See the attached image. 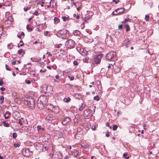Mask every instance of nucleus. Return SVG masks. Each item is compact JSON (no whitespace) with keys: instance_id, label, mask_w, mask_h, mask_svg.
Wrapping results in <instances>:
<instances>
[{"instance_id":"obj_14","label":"nucleus","mask_w":159,"mask_h":159,"mask_svg":"<svg viewBox=\"0 0 159 159\" xmlns=\"http://www.w3.org/2000/svg\"><path fill=\"white\" fill-rule=\"evenodd\" d=\"M72 155L75 157H77L78 156H79V151L76 150L74 149L73 150L71 151Z\"/></svg>"},{"instance_id":"obj_39","label":"nucleus","mask_w":159,"mask_h":159,"mask_svg":"<svg viewBox=\"0 0 159 159\" xmlns=\"http://www.w3.org/2000/svg\"><path fill=\"white\" fill-rule=\"evenodd\" d=\"M93 99L94 100H96L97 101H98L99 100L100 98L98 96H95L93 97Z\"/></svg>"},{"instance_id":"obj_40","label":"nucleus","mask_w":159,"mask_h":159,"mask_svg":"<svg viewBox=\"0 0 159 159\" xmlns=\"http://www.w3.org/2000/svg\"><path fill=\"white\" fill-rule=\"evenodd\" d=\"M31 7H25L24 8V11H27L29 10H30V9Z\"/></svg>"},{"instance_id":"obj_47","label":"nucleus","mask_w":159,"mask_h":159,"mask_svg":"<svg viewBox=\"0 0 159 159\" xmlns=\"http://www.w3.org/2000/svg\"><path fill=\"white\" fill-rule=\"evenodd\" d=\"M62 18L63 20V21H65L68 18V17H67L66 16H62Z\"/></svg>"},{"instance_id":"obj_29","label":"nucleus","mask_w":159,"mask_h":159,"mask_svg":"<svg viewBox=\"0 0 159 159\" xmlns=\"http://www.w3.org/2000/svg\"><path fill=\"white\" fill-rule=\"evenodd\" d=\"M3 6H10L11 4V3L9 1L6 2L4 3H3Z\"/></svg>"},{"instance_id":"obj_44","label":"nucleus","mask_w":159,"mask_h":159,"mask_svg":"<svg viewBox=\"0 0 159 159\" xmlns=\"http://www.w3.org/2000/svg\"><path fill=\"white\" fill-rule=\"evenodd\" d=\"M91 129L93 130H95L96 129V125L95 124L94 125L93 124L91 127Z\"/></svg>"},{"instance_id":"obj_17","label":"nucleus","mask_w":159,"mask_h":159,"mask_svg":"<svg viewBox=\"0 0 159 159\" xmlns=\"http://www.w3.org/2000/svg\"><path fill=\"white\" fill-rule=\"evenodd\" d=\"M31 60L34 62H38L41 61V58L39 57H36L35 58H31Z\"/></svg>"},{"instance_id":"obj_6","label":"nucleus","mask_w":159,"mask_h":159,"mask_svg":"<svg viewBox=\"0 0 159 159\" xmlns=\"http://www.w3.org/2000/svg\"><path fill=\"white\" fill-rule=\"evenodd\" d=\"M116 54L114 52H108L106 56V57L107 60H110L115 59L116 57Z\"/></svg>"},{"instance_id":"obj_52","label":"nucleus","mask_w":159,"mask_h":159,"mask_svg":"<svg viewBox=\"0 0 159 159\" xmlns=\"http://www.w3.org/2000/svg\"><path fill=\"white\" fill-rule=\"evenodd\" d=\"M33 14L36 16H37L38 15H39V13H38V12L37 11H35L33 13Z\"/></svg>"},{"instance_id":"obj_41","label":"nucleus","mask_w":159,"mask_h":159,"mask_svg":"<svg viewBox=\"0 0 159 159\" xmlns=\"http://www.w3.org/2000/svg\"><path fill=\"white\" fill-rule=\"evenodd\" d=\"M24 35V33L23 32H22L21 33V34H18L17 35L18 37L19 38H21V36L22 35Z\"/></svg>"},{"instance_id":"obj_30","label":"nucleus","mask_w":159,"mask_h":159,"mask_svg":"<svg viewBox=\"0 0 159 159\" xmlns=\"http://www.w3.org/2000/svg\"><path fill=\"white\" fill-rule=\"evenodd\" d=\"M70 97L65 98L64 99V101L65 102H68L70 101Z\"/></svg>"},{"instance_id":"obj_62","label":"nucleus","mask_w":159,"mask_h":159,"mask_svg":"<svg viewBox=\"0 0 159 159\" xmlns=\"http://www.w3.org/2000/svg\"><path fill=\"white\" fill-rule=\"evenodd\" d=\"M129 20L128 19H125L124 20L123 22H124V23H126V22H127L128 21H129Z\"/></svg>"},{"instance_id":"obj_20","label":"nucleus","mask_w":159,"mask_h":159,"mask_svg":"<svg viewBox=\"0 0 159 159\" xmlns=\"http://www.w3.org/2000/svg\"><path fill=\"white\" fill-rule=\"evenodd\" d=\"M49 3L52 5V8H53L57 5V2L55 0H51L50 2Z\"/></svg>"},{"instance_id":"obj_9","label":"nucleus","mask_w":159,"mask_h":159,"mask_svg":"<svg viewBox=\"0 0 159 159\" xmlns=\"http://www.w3.org/2000/svg\"><path fill=\"white\" fill-rule=\"evenodd\" d=\"M52 90V87L50 86L46 85H43L42 91L44 93H49Z\"/></svg>"},{"instance_id":"obj_63","label":"nucleus","mask_w":159,"mask_h":159,"mask_svg":"<svg viewBox=\"0 0 159 159\" xmlns=\"http://www.w3.org/2000/svg\"><path fill=\"white\" fill-rule=\"evenodd\" d=\"M106 136L107 137H108L110 136V133L108 132L106 134Z\"/></svg>"},{"instance_id":"obj_37","label":"nucleus","mask_w":159,"mask_h":159,"mask_svg":"<svg viewBox=\"0 0 159 159\" xmlns=\"http://www.w3.org/2000/svg\"><path fill=\"white\" fill-rule=\"evenodd\" d=\"M123 156L126 159H129V155L126 153L124 154Z\"/></svg>"},{"instance_id":"obj_42","label":"nucleus","mask_w":159,"mask_h":159,"mask_svg":"<svg viewBox=\"0 0 159 159\" xmlns=\"http://www.w3.org/2000/svg\"><path fill=\"white\" fill-rule=\"evenodd\" d=\"M17 136V134L16 133H14L12 134V137L13 139H15Z\"/></svg>"},{"instance_id":"obj_11","label":"nucleus","mask_w":159,"mask_h":159,"mask_svg":"<svg viewBox=\"0 0 159 159\" xmlns=\"http://www.w3.org/2000/svg\"><path fill=\"white\" fill-rule=\"evenodd\" d=\"M62 157V154L59 151L57 152L54 155L55 159H61Z\"/></svg>"},{"instance_id":"obj_12","label":"nucleus","mask_w":159,"mask_h":159,"mask_svg":"<svg viewBox=\"0 0 159 159\" xmlns=\"http://www.w3.org/2000/svg\"><path fill=\"white\" fill-rule=\"evenodd\" d=\"M91 111L89 109H87L84 111V115L88 117H90L92 115L91 114Z\"/></svg>"},{"instance_id":"obj_21","label":"nucleus","mask_w":159,"mask_h":159,"mask_svg":"<svg viewBox=\"0 0 159 159\" xmlns=\"http://www.w3.org/2000/svg\"><path fill=\"white\" fill-rule=\"evenodd\" d=\"M54 106L52 105L48 104L46 106V108L47 109L52 111L53 110Z\"/></svg>"},{"instance_id":"obj_10","label":"nucleus","mask_w":159,"mask_h":159,"mask_svg":"<svg viewBox=\"0 0 159 159\" xmlns=\"http://www.w3.org/2000/svg\"><path fill=\"white\" fill-rule=\"evenodd\" d=\"M125 11V9L124 8H118L112 12V14L114 15H118L124 12Z\"/></svg>"},{"instance_id":"obj_4","label":"nucleus","mask_w":159,"mask_h":159,"mask_svg":"<svg viewBox=\"0 0 159 159\" xmlns=\"http://www.w3.org/2000/svg\"><path fill=\"white\" fill-rule=\"evenodd\" d=\"M75 43L72 39H69L65 43V46L68 49H72L75 48Z\"/></svg>"},{"instance_id":"obj_54","label":"nucleus","mask_w":159,"mask_h":159,"mask_svg":"<svg viewBox=\"0 0 159 159\" xmlns=\"http://www.w3.org/2000/svg\"><path fill=\"white\" fill-rule=\"evenodd\" d=\"M68 78H70V80L71 81L73 80L74 79V77L73 76L70 77V76H69Z\"/></svg>"},{"instance_id":"obj_49","label":"nucleus","mask_w":159,"mask_h":159,"mask_svg":"<svg viewBox=\"0 0 159 159\" xmlns=\"http://www.w3.org/2000/svg\"><path fill=\"white\" fill-rule=\"evenodd\" d=\"M13 146L15 148L19 147L20 145L18 143H14L13 144Z\"/></svg>"},{"instance_id":"obj_27","label":"nucleus","mask_w":159,"mask_h":159,"mask_svg":"<svg viewBox=\"0 0 159 159\" xmlns=\"http://www.w3.org/2000/svg\"><path fill=\"white\" fill-rule=\"evenodd\" d=\"M79 5V7H77V4H75V6L76 7L78 11H79L80 9L81 8L82 4L81 3H77Z\"/></svg>"},{"instance_id":"obj_64","label":"nucleus","mask_w":159,"mask_h":159,"mask_svg":"<svg viewBox=\"0 0 159 159\" xmlns=\"http://www.w3.org/2000/svg\"><path fill=\"white\" fill-rule=\"evenodd\" d=\"M3 83L2 80V79L0 80V85H2Z\"/></svg>"},{"instance_id":"obj_33","label":"nucleus","mask_w":159,"mask_h":159,"mask_svg":"<svg viewBox=\"0 0 159 159\" xmlns=\"http://www.w3.org/2000/svg\"><path fill=\"white\" fill-rule=\"evenodd\" d=\"M125 27L126 28V32L130 30L129 26L128 24H126L125 25Z\"/></svg>"},{"instance_id":"obj_32","label":"nucleus","mask_w":159,"mask_h":159,"mask_svg":"<svg viewBox=\"0 0 159 159\" xmlns=\"http://www.w3.org/2000/svg\"><path fill=\"white\" fill-rule=\"evenodd\" d=\"M3 126L5 127H8L9 126V124L8 123H7L5 121H3L2 122Z\"/></svg>"},{"instance_id":"obj_25","label":"nucleus","mask_w":159,"mask_h":159,"mask_svg":"<svg viewBox=\"0 0 159 159\" xmlns=\"http://www.w3.org/2000/svg\"><path fill=\"white\" fill-rule=\"evenodd\" d=\"M130 43V41L128 39L125 40L124 42V44H125V46L128 48L127 45H129Z\"/></svg>"},{"instance_id":"obj_46","label":"nucleus","mask_w":159,"mask_h":159,"mask_svg":"<svg viewBox=\"0 0 159 159\" xmlns=\"http://www.w3.org/2000/svg\"><path fill=\"white\" fill-rule=\"evenodd\" d=\"M149 16L148 15H146L145 19L146 21H148L149 20Z\"/></svg>"},{"instance_id":"obj_2","label":"nucleus","mask_w":159,"mask_h":159,"mask_svg":"<svg viewBox=\"0 0 159 159\" xmlns=\"http://www.w3.org/2000/svg\"><path fill=\"white\" fill-rule=\"evenodd\" d=\"M68 31L66 29H63L59 30L57 33L56 35L59 37L63 39H66L69 36L68 32Z\"/></svg>"},{"instance_id":"obj_59","label":"nucleus","mask_w":159,"mask_h":159,"mask_svg":"<svg viewBox=\"0 0 159 159\" xmlns=\"http://www.w3.org/2000/svg\"><path fill=\"white\" fill-rule=\"evenodd\" d=\"M18 122H19V123L20 124V125H23L22 121L20 119H19Z\"/></svg>"},{"instance_id":"obj_57","label":"nucleus","mask_w":159,"mask_h":159,"mask_svg":"<svg viewBox=\"0 0 159 159\" xmlns=\"http://www.w3.org/2000/svg\"><path fill=\"white\" fill-rule=\"evenodd\" d=\"M17 62V61H14L12 62H11V64L12 65H15L16 64H17L16 63Z\"/></svg>"},{"instance_id":"obj_45","label":"nucleus","mask_w":159,"mask_h":159,"mask_svg":"<svg viewBox=\"0 0 159 159\" xmlns=\"http://www.w3.org/2000/svg\"><path fill=\"white\" fill-rule=\"evenodd\" d=\"M118 128V126L117 125H114L113 127V130L114 131L116 130Z\"/></svg>"},{"instance_id":"obj_56","label":"nucleus","mask_w":159,"mask_h":159,"mask_svg":"<svg viewBox=\"0 0 159 159\" xmlns=\"http://www.w3.org/2000/svg\"><path fill=\"white\" fill-rule=\"evenodd\" d=\"M5 67L6 70H11V69L9 68L8 66H7V65H6Z\"/></svg>"},{"instance_id":"obj_18","label":"nucleus","mask_w":159,"mask_h":159,"mask_svg":"<svg viewBox=\"0 0 159 159\" xmlns=\"http://www.w3.org/2000/svg\"><path fill=\"white\" fill-rule=\"evenodd\" d=\"M60 110L59 108L57 106H54L53 110H52V112L55 113H58L59 112Z\"/></svg>"},{"instance_id":"obj_26","label":"nucleus","mask_w":159,"mask_h":159,"mask_svg":"<svg viewBox=\"0 0 159 159\" xmlns=\"http://www.w3.org/2000/svg\"><path fill=\"white\" fill-rule=\"evenodd\" d=\"M37 130L39 131H41L42 132L44 130V128L42 127L41 125H39L37 126Z\"/></svg>"},{"instance_id":"obj_50","label":"nucleus","mask_w":159,"mask_h":159,"mask_svg":"<svg viewBox=\"0 0 159 159\" xmlns=\"http://www.w3.org/2000/svg\"><path fill=\"white\" fill-rule=\"evenodd\" d=\"M90 126H91L90 125H86V127H85L86 129L87 130H89V129L90 128Z\"/></svg>"},{"instance_id":"obj_55","label":"nucleus","mask_w":159,"mask_h":159,"mask_svg":"<svg viewBox=\"0 0 159 159\" xmlns=\"http://www.w3.org/2000/svg\"><path fill=\"white\" fill-rule=\"evenodd\" d=\"M58 52H59L57 50H55L53 52V54H55L56 56Z\"/></svg>"},{"instance_id":"obj_31","label":"nucleus","mask_w":159,"mask_h":159,"mask_svg":"<svg viewBox=\"0 0 159 159\" xmlns=\"http://www.w3.org/2000/svg\"><path fill=\"white\" fill-rule=\"evenodd\" d=\"M63 56V54L62 53H59V52H58L56 56V57L57 58H61Z\"/></svg>"},{"instance_id":"obj_60","label":"nucleus","mask_w":159,"mask_h":159,"mask_svg":"<svg viewBox=\"0 0 159 159\" xmlns=\"http://www.w3.org/2000/svg\"><path fill=\"white\" fill-rule=\"evenodd\" d=\"M46 71V69H44L43 70L42 69H41L40 70V72H45Z\"/></svg>"},{"instance_id":"obj_13","label":"nucleus","mask_w":159,"mask_h":159,"mask_svg":"<svg viewBox=\"0 0 159 159\" xmlns=\"http://www.w3.org/2000/svg\"><path fill=\"white\" fill-rule=\"evenodd\" d=\"M70 120V118L69 117H64L63 119L62 123V125H65Z\"/></svg>"},{"instance_id":"obj_38","label":"nucleus","mask_w":159,"mask_h":159,"mask_svg":"<svg viewBox=\"0 0 159 159\" xmlns=\"http://www.w3.org/2000/svg\"><path fill=\"white\" fill-rule=\"evenodd\" d=\"M4 101V97L1 96L0 98V104H1Z\"/></svg>"},{"instance_id":"obj_36","label":"nucleus","mask_w":159,"mask_h":159,"mask_svg":"<svg viewBox=\"0 0 159 159\" xmlns=\"http://www.w3.org/2000/svg\"><path fill=\"white\" fill-rule=\"evenodd\" d=\"M54 20L55 23H57L59 22V20L57 17H55Z\"/></svg>"},{"instance_id":"obj_5","label":"nucleus","mask_w":159,"mask_h":159,"mask_svg":"<svg viewBox=\"0 0 159 159\" xmlns=\"http://www.w3.org/2000/svg\"><path fill=\"white\" fill-rule=\"evenodd\" d=\"M45 117L46 120L49 122L56 119L55 116L49 112H47L45 115Z\"/></svg>"},{"instance_id":"obj_48","label":"nucleus","mask_w":159,"mask_h":159,"mask_svg":"<svg viewBox=\"0 0 159 159\" xmlns=\"http://www.w3.org/2000/svg\"><path fill=\"white\" fill-rule=\"evenodd\" d=\"M73 64L74 66H78V62L76 61H74L73 62Z\"/></svg>"},{"instance_id":"obj_43","label":"nucleus","mask_w":159,"mask_h":159,"mask_svg":"<svg viewBox=\"0 0 159 159\" xmlns=\"http://www.w3.org/2000/svg\"><path fill=\"white\" fill-rule=\"evenodd\" d=\"M49 32L48 31H46L44 33V34L45 36H50V34H49Z\"/></svg>"},{"instance_id":"obj_58","label":"nucleus","mask_w":159,"mask_h":159,"mask_svg":"<svg viewBox=\"0 0 159 159\" xmlns=\"http://www.w3.org/2000/svg\"><path fill=\"white\" fill-rule=\"evenodd\" d=\"M112 1L113 2H115L116 4H117L119 2V0H112Z\"/></svg>"},{"instance_id":"obj_16","label":"nucleus","mask_w":159,"mask_h":159,"mask_svg":"<svg viewBox=\"0 0 159 159\" xmlns=\"http://www.w3.org/2000/svg\"><path fill=\"white\" fill-rule=\"evenodd\" d=\"M24 130L28 132L31 133L32 132V127L31 126H25L23 127Z\"/></svg>"},{"instance_id":"obj_22","label":"nucleus","mask_w":159,"mask_h":159,"mask_svg":"<svg viewBox=\"0 0 159 159\" xmlns=\"http://www.w3.org/2000/svg\"><path fill=\"white\" fill-rule=\"evenodd\" d=\"M11 113L8 111L6 112V113L4 114V116L5 119H8L9 118V116Z\"/></svg>"},{"instance_id":"obj_28","label":"nucleus","mask_w":159,"mask_h":159,"mask_svg":"<svg viewBox=\"0 0 159 159\" xmlns=\"http://www.w3.org/2000/svg\"><path fill=\"white\" fill-rule=\"evenodd\" d=\"M26 29L29 32H30L32 31L33 29V28L30 27V25L29 24H28L27 25Z\"/></svg>"},{"instance_id":"obj_8","label":"nucleus","mask_w":159,"mask_h":159,"mask_svg":"<svg viewBox=\"0 0 159 159\" xmlns=\"http://www.w3.org/2000/svg\"><path fill=\"white\" fill-rule=\"evenodd\" d=\"M103 56V54L102 53H100L96 56L94 59L95 63L96 64H100Z\"/></svg>"},{"instance_id":"obj_61","label":"nucleus","mask_w":159,"mask_h":159,"mask_svg":"<svg viewBox=\"0 0 159 159\" xmlns=\"http://www.w3.org/2000/svg\"><path fill=\"white\" fill-rule=\"evenodd\" d=\"M0 90L2 91H4L5 90V88L4 87H2L0 89Z\"/></svg>"},{"instance_id":"obj_3","label":"nucleus","mask_w":159,"mask_h":159,"mask_svg":"<svg viewBox=\"0 0 159 159\" xmlns=\"http://www.w3.org/2000/svg\"><path fill=\"white\" fill-rule=\"evenodd\" d=\"M25 100V103H27L30 108L33 109L35 106V100L32 98H26Z\"/></svg>"},{"instance_id":"obj_24","label":"nucleus","mask_w":159,"mask_h":159,"mask_svg":"<svg viewBox=\"0 0 159 159\" xmlns=\"http://www.w3.org/2000/svg\"><path fill=\"white\" fill-rule=\"evenodd\" d=\"M45 141H47L50 138V135L48 134H44L43 136Z\"/></svg>"},{"instance_id":"obj_1","label":"nucleus","mask_w":159,"mask_h":159,"mask_svg":"<svg viewBox=\"0 0 159 159\" xmlns=\"http://www.w3.org/2000/svg\"><path fill=\"white\" fill-rule=\"evenodd\" d=\"M47 102V97L46 96L41 95L38 98L37 106L40 109L43 108Z\"/></svg>"},{"instance_id":"obj_7","label":"nucleus","mask_w":159,"mask_h":159,"mask_svg":"<svg viewBox=\"0 0 159 159\" xmlns=\"http://www.w3.org/2000/svg\"><path fill=\"white\" fill-rule=\"evenodd\" d=\"M22 153L23 155L26 157H28L31 156L33 155V152L30 151L28 148H25L22 151Z\"/></svg>"},{"instance_id":"obj_15","label":"nucleus","mask_w":159,"mask_h":159,"mask_svg":"<svg viewBox=\"0 0 159 159\" xmlns=\"http://www.w3.org/2000/svg\"><path fill=\"white\" fill-rule=\"evenodd\" d=\"M13 19L11 16H10L7 20L5 21V24L6 25H10L11 24Z\"/></svg>"},{"instance_id":"obj_51","label":"nucleus","mask_w":159,"mask_h":159,"mask_svg":"<svg viewBox=\"0 0 159 159\" xmlns=\"http://www.w3.org/2000/svg\"><path fill=\"white\" fill-rule=\"evenodd\" d=\"M123 28V26L122 25H118V29L120 30H122Z\"/></svg>"},{"instance_id":"obj_34","label":"nucleus","mask_w":159,"mask_h":159,"mask_svg":"<svg viewBox=\"0 0 159 159\" xmlns=\"http://www.w3.org/2000/svg\"><path fill=\"white\" fill-rule=\"evenodd\" d=\"M22 52H23V54H24L25 51L22 49H20L18 51V53L19 55H20Z\"/></svg>"},{"instance_id":"obj_35","label":"nucleus","mask_w":159,"mask_h":159,"mask_svg":"<svg viewBox=\"0 0 159 159\" xmlns=\"http://www.w3.org/2000/svg\"><path fill=\"white\" fill-rule=\"evenodd\" d=\"M85 107V105L83 103H82L81 106L79 108V110L80 111H82V110H83V108H84V107Z\"/></svg>"},{"instance_id":"obj_19","label":"nucleus","mask_w":159,"mask_h":159,"mask_svg":"<svg viewBox=\"0 0 159 159\" xmlns=\"http://www.w3.org/2000/svg\"><path fill=\"white\" fill-rule=\"evenodd\" d=\"M89 145L88 143H83L81 145V148L84 149H87L89 148Z\"/></svg>"},{"instance_id":"obj_23","label":"nucleus","mask_w":159,"mask_h":159,"mask_svg":"<svg viewBox=\"0 0 159 159\" xmlns=\"http://www.w3.org/2000/svg\"><path fill=\"white\" fill-rule=\"evenodd\" d=\"M73 33L74 35L78 36L80 34L81 32L78 30H75L73 31Z\"/></svg>"},{"instance_id":"obj_53","label":"nucleus","mask_w":159,"mask_h":159,"mask_svg":"<svg viewBox=\"0 0 159 159\" xmlns=\"http://www.w3.org/2000/svg\"><path fill=\"white\" fill-rule=\"evenodd\" d=\"M25 82L28 84H30L31 83V81L30 80H25Z\"/></svg>"}]
</instances>
